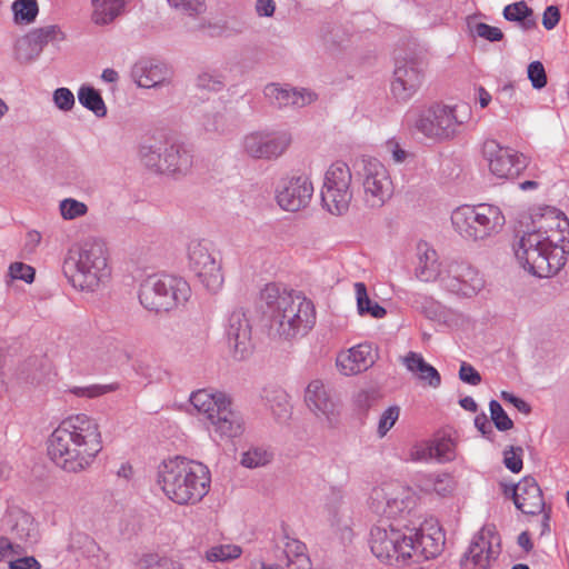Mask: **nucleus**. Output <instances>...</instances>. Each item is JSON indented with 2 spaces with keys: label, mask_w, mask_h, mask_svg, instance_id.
<instances>
[{
  "label": "nucleus",
  "mask_w": 569,
  "mask_h": 569,
  "mask_svg": "<svg viewBox=\"0 0 569 569\" xmlns=\"http://www.w3.org/2000/svg\"><path fill=\"white\" fill-rule=\"evenodd\" d=\"M102 450L100 426L87 413L64 418L48 440L50 459L67 472H80L89 468Z\"/></svg>",
  "instance_id": "1"
},
{
  "label": "nucleus",
  "mask_w": 569,
  "mask_h": 569,
  "mask_svg": "<svg viewBox=\"0 0 569 569\" xmlns=\"http://www.w3.org/2000/svg\"><path fill=\"white\" fill-rule=\"evenodd\" d=\"M260 301L270 318V329L281 339L303 337L316 325L313 302L299 292L268 283L260 292Z\"/></svg>",
  "instance_id": "2"
},
{
  "label": "nucleus",
  "mask_w": 569,
  "mask_h": 569,
  "mask_svg": "<svg viewBox=\"0 0 569 569\" xmlns=\"http://www.w3.org/2000/svg\"><path fill=\"white\" fill-rule=\"evenodd\" d=\"M157 483L172 502L193 506L208 495L211 473L202 462L176 456L158 466Z\"/></svg>",
  "instance_id": "3"
},
{
  "label": "nucleus",
  "mask_w": 569,
  "mask_h": 569,
  "mask_svg": "<svg viewBox=\"0 0 569 569\" xmlns=\"http://www.w3.org/2000/svg\"><path fill=\"white\" fill-rule=\"evenodd\" d=\"M63 273L80 291L94 293L104 289L111 278L106 243L92 238L70 248L63 261Z\"/></svg>",
  "instance_id": "4"
},
{
  "label": "nucleus",
  "mask_w": 569,
  "mask_h": 569,
  "mask_svg": "<svg viewBox=\"0 0 569 569\" xmlns=\"http://www.w3.org/2000/svg\"><path fill=\"white\" fill-rule=\"evenodd\" d=\"M542 232H525L515 244L519 264L538 278L556 274L566 263L569 249L550 243Z\"/></svg>",
  "instance_id": "5"
},
{
  "label": "nucleus",
  "mask_w": 569,
  "mask_h": 569,
  "mask_svg": "<svg viewBox=\"0 0 569 569\" xmlns=\"http://www.w3.org/2000/svg\"><path fill=\"white\" fill-rule=\"evenodd\" d=\"M190 402L207 419V428L214 439H231L243 432V418L231 408L223 392L200 389L191 393Z\"/></svg>",
  "instance_id": "6"
},
{
  "label": "nucleus",
  "mask_w": 569,
  "mask_h": 569,
  "mask_svg": "<svg viewBox=\"0 0 569 569\" xmlns=\"http://www.w3.org/2000/svg\"><path fill=\"white\" fill-rule=\"evenodd\" d=\"M451 222L462 238L486 241L502 230L506 218L500 207L496 204H462L452 211Z\"/></svg>",
  "instance_id": "7"
},
{
  "label": "nucleus",
  "mask_w": 569,
  "mask_h": 569,
  "mask_svg": "<svg viewBox=\"0 0 569 569\" xmlns=\"http://www.w3.org/2000/svg\"><path fill=\"white\" fill-rule=\"evenodd\" d=\"M191 296L186 279L169 273H153L140 283L139 300L149 311H171L183 306Z\"/></svg>",
  "instance_id": "8"
},
{
  "label": "nucleus",
  "mask_w": 569,
  "mask_h": 569,
  "mask_svg": "<svg viewBox=\"0 0 569 569\" xmlns=\"http://www.w3.org/2000/svg\"><path fill=\"white\" fill-rule=\"evenodd\" d=\"M418 497L416 492L398 482L373 488L370 508L379 516L392 520L391 523L415 526L418 520Z\"/></svg>",
  "instance_id": "9"
},
{
  "label": "nucleus",
  "mask_w": 569,
  "mask_h": 569,
  "mask_svg": "<svg viewBox=\"0 0 569 569\" xmlns=\"http://www.w3.org/2000/svg\"><path fill=\"white\" fill-rule=\"evenodd\" d=\"M415 526L407 523L379 525L371 529L370 549L373 556L387 565L406 563L415 558Z\"/></svg>",
  "instance_id": "10"
},
{
  "label": "nucleus",
  "mask_w": 569,
  "mask_h": 569,
  "mask_svg": "<svg viewBox=\"0 0 569 569\" xmlns=\"http://www.w3.org/2000/svg\"><path fill=\"white\" fill-rule=\"evenodd\" d=\"M353 168L363 204L370 209L383 207L395 191L389 169L380 160L370 157L361 158Z\"/></svg>",
  "instance_id": "11"
},
{
  "label": "nucleus",
  "mask_w": 569,
  "mask_h": 569,
  "mask_svg": "<svg viewBox=\"0 0 569 569\" xmlns=\"http://www.w3.org/2000/svg\"><path fill=\"white\" fill-rule=\"evenodd\" d=\"M351 181V170L343 161H336L326 170L321 201L323 208L332 216H342L348 212L353 197Z\"/></svg>",
  "instance_id": "12"
},
{
  "label": "nucleus",
  "mask_w": 569,
  "mask_h": 569,
  "mask_svg": "<svg viewBox=\"0 0 569 569\" xmlns=\"http://www.w3.org/2000/svg\"><path fill=\"white\" fill-rule=\"evenodd\" d=\"M188 267L210 292L219 291L224 282L221 260L204 240H191L187 249Z\"/></svg>",
  "instance_id": "13"
},
{
  "label": "nucleus",
  "mask_w": 569,
  "mask_h": 569,
  "mask_svg": "<svg viewBox=\"0 0 569 569\" xmlns=\"http://www.w3.org/2000/svg\"><path fill=\"white\" fill-rule=\"evenodd\" d=\"M476 121L472 109H422L415 127L428 138L442 139L452 136L459 126Z\"/></svg>",
  "instance_id": "14"
},
{
  "label": "nucleus",
  "mask_w": 569,
  "mask_h": 569,
  "mask_svg": "<svg viewBox=\"0 0 569 569\" xmlns=\"http://www.w3.org/2000/svg\"><path fill=\"white\" fill-rule=\"evenodd\" d=\"M426 61L417 52H406L396 58L391 92L398 102L406 103L421 87L425 79Z\"/></svg>",
  "instance_id": "15"
},
{
  "label": "nucleus",
  "mask_w": 569,
  "mask_h": 569,
  "mask_svg": "<svg viewBox=\"0 0 569 569\" xmlns=\"http://www.w3.org/2000/svg\"><path fill=\"white\" fill-rule=\"evenodd\" d=\"M481 156L490 173L500 180L517 178L527 167L526 158L512 148L500 144L495 139H487L481 146Z\"/></svg>",
  "instance_id": "16"
},
{
  "label": "nucleus",
  "mask_w": 569,
  "mask_h": 569,
  "mask_svg": "<svg viewBox=\"0 0 569 569\" xmlns=\"http://www.w3.org/2000/svg\"><path fill=\"white\" fill-rule=\"evenodd\" d=\"M291 143L286 130L254 131L243 138V151L253 159L274 160L281 157Z\"/></svg>",
  "instance_id": "17"
},
{
  "label": "nucleus",
  "mask_w": 569,
  "mask_h": 569,
  "mask_svg": "<svg viewBox=\"0 0 569 569\" xmlns=\"http://www.w3.org/2000/svg\"><path fill=\"white\" fill-rule=\"evenodd\" d=\"M313 184L306 174L283 177L276 187V200L282 210L297 212L308 207Z\"/></svg>",
  "instance_id": "18"
},
{
  "label": "nucleus",
  "mask_w": 569,
  "mask_h": 569,
  "mask_svg": "<svg viewBox=\"0 0 569 569\" xmlns=\"http://www.w3.org/2000/svg\"><path fill=\"white\" fill-rule=\"evenodd\" d=\"M483 287V277L466 262H450L446 276L442 278L445 290L466 298L478 295Z\"/></svg>",
  "instance_id": "19"
},
{
  "label": "nucleus",
  "mask_w": 569,
  "mask_h": 569,
  "mask_svg": "<svg viewBox=\"0 0 569 569\" xmlns=\"http://www.w3.org/2000/svg\"><path fill=\"white\" fill-rule=\"evenodd\" d=\"M307 408L322 422L333 427L339 417L338 405L322 380H311L305 390Z\"/></svg>",
  "instance_id": "20"
},
{
  "label": "nucleus",
  "mask_w": 569,
  "mask_h": 569,
  "mask_svg": "<svg viewBox=\"0 0 569 569\" xmlns=\"http://www.w3.org/2000/svg\"><path fill=\"white\" fill-rule=\"evenodd\" d=\"M378 360V350L370 342H361L341 350L336 358L338 371L347 377L356 376L370 369Z\"/></svg>",
  "instance_id": "21"
},
{
  "label": "nucleus",
  "mask_w": 569,
  "mask_h": 569,
  "mask_svg": "<svg viewBox=\"0 0 569 569\" xmlns=\"http://www.w3.org/2000/svg\"><path fill=\"white\" fill-rule=\"evenodd\" d=\"M1 528L14 539L34 543L39 538V528L31 513L17 505H8L2 518Z\"/></svg>",
  "instance_id": "22"
},
{
  "label": "nucleus",
  "mask_w": 569,
  "mask_h": 569,
  "mask_svg": "<svg viewBox=\"0 0 569 569\" xmlns=\"http://www.w3.org/2000/svg\"><path fill=\"white\" fill-rule=\"evenodd\" d=\"M532 232H542L550 243L569 249V220L558 209L545 207L539 217L533 219Z\"/></svg>",
  "instance_id": "23"
},
{
  "label": "nucleus",
  "mask_w": 569,
  "mask_h": 569,
  "mask_svg": "<svg viewBox=\"0 0 569 569\" xmlns=\"http://www.w3.org/2000/svg\"><path fill=\"white\" fill-rule=\"evenodd\" d=\"M226 335L236 359L243 360L251 353V325L242 310H234L229 315Z\"/></svg>",
  "instance_id": "24"
},
{
  "label": "nucleus",
  "mask_w": 569,
  "mask_h": 569,
  "mask_svg": "<svg viewBox=\"0 0 569 569\" xmlns=\"http://www.w3.org/2000/svg\"><path fill=\"white\" fill-rule=\"evenodd\" d=\"M450 262L440 261L437 251L427 242H419L416 249L415 277L422 282L438 281L442 287V278Z\"/></svg>",
  "instance_id": "25"
},
{
  "label": "nucleus",
  "mask_w": 569,
  "mask_h": 569,
  "mask_svg": "<svg viewBox=\"0 0 569 569\" xmlns=\"http://www.w3.org/2000/svg\"><path fill=\"white\" fill-rule=\"evenodd\" d=\"M263 94L274 99L279 107H307L318 101V94L310 89L280 86L274 82L264 87Z\"/></svg>",
  "instance_id": "26"
},
{
  "label": "nucleus",
  "mask_w": 569,
  "mask_h": 569,
  "mask_svg": "<svg viewBox=\"0 0 569 569\" xmlns=\"http://www.w3.org/2000/svg\"><path fill=\"white\" fill-rule=\"evenodd\" d=\"M445 546V533L437 523L415 527V558L431 559L440 555Z\"/></svg>",
  "instance_id": "27"
},
{
  "label": "nucleus",
  "mask_w": 569,
  "mask_h": 569,
  "mask_svg": "<svg viewBox=\"0 0 569 569\" xmlns=\"http://www.w3.org/2000/svg\"><path fill=\"white\" fill-rule=\"evenodd\" d=\"M193 164V156L191 149L178 141H168L167 149L163 153L161 174L167 176H186Z\"/></svg>",
  "instance_id": "28"
},
{
  "label": "nucleus",
  "mask_w": 569,
  "mask_h": 569,
  "mask_svg": "<svg viewBox=\"0 0 569 569\" xmlns=\"http://www.w3.org/2000/svg\"><path fill=\"white\" fill-rule=\"evenodd\" d=\"M513 502L526 515H538L543 510L542 492L532 477H525L513 487Z\"/></svg>",
  "instance_id": "29"
},
{
  "label": "nucleus",
  "mask_w": 569,
  "mask_h": 569,
  "mask_svg": "<svg viewBox=\"0 0 569 569\" xmlns=\"http://www.w3.org/2000/svg\"><path fill=\"white\" fill-rule=\"evenodd\" d=\"M171 77V71L166 63L141 59L131 69V78L141 88H156L162 86Z\"/></svg>",
  "instance_id": "30"
},
{
  "label": "nucleus",
  "mask_w": 569,
  "mask_h": 569,
  "mask_svg": "<svg viewBox=\"0 0 569 569\" xmlns=\"http://www.w3.org/2000/svg\"><path fill=\"white\" fill-rule=\"evenodd\" d=\"M495 540L493 528L483 527L473 536L468 551L466 552V559L470 560L476 567L486 569L498 553V551L493 549Z\"/></svg>",
  "instance_id": "31"
},
{
  "label": "nucleus",
  "mask_w": 569,
  "mask_h": 569,
  "mask_svg": "<svg viewBox=\"0 0 569 569\" xmlns=\"http://www.w3.org/2000/svg\"><path fill=\"white\" fill-rule=\"evenodd\" d=\"M168 141L169 139L164 136L142 139L137 148L139 162L147 169L160 173Z\"/></svg>",
  "instance_id": "32"
},
{
  "label": "nucleus",
  "mask_w": 569,
  "mask_h": 569,
  "mask_svg": "<svg viewBox=\"0 0 569 569\" xmlns=\"http://www.w3.org/2000/svg\"><path fill=\"white\" fill-rule=\"evenodd\" d=\"M325 509L331 527L342 532L350 531L351 510L349 505L345 501L343 492L340 489L333 488L331 490L327 498Z\"/></svg>",
  "instance_id": "33"
},
{
  "label": "nucleus",
  "mask_w": 569,
  "mask_h": 569,
  "mask_svg": "<svg viewBox=\"0 0 569 569\" xmlns=\"http://www.w3.org/2000/svg\"><path fill=\"white\" fill-rule=\"evenodd\" d=\"M402 363L423 386L437 389L441 385V376L438 370L428 363L421 353L409 351Z\"/></svg>",
  "instance_id": "34"
},
{
  "label": "nucleus",
  "mask_w": 569,
  "mask_h": 569,
  "mask_svg": "<svg viewBox=\"0 0 569 569\" xmlns=\"http://www.w3.org/2000/svg\"><path fill=\"white\" fill-rule=\"evenodd\" d=\"M263 399L267 401L269 409L277 420L286 421L290 418L292 407L290 405L289 395L283 389H266L263 392Z\"/></svg>",
  "instance_id": "35"
},
{
  "label": "nucleus",
  "mask_w": 569,
  "mask_h": 569,
  "mask_svg": "<svg viewBox=\"0 0 569 569\" xmlns=\"http://www.w3.org/2000/svg\"><path fill=\"white\" fill-rule=\"evenodd\" d=\"M412 306L425 313L427 318L439 323L448 325L453 318V313L450 310L427 296H415Z\"/></svg>",
  "instance_id": "36"
},
{
  "label": "nucleus",
  "mask_w": 569,
  "mask_h": 569,
  "mask_svg": "<svg viewBox=\"0 0 569 569\" xmlns=\"http://www.w3.org/2000/svg\"><path fill=\"white\" fill-rule=\"evenodd\" d=\"M92 20L96 24H108L119 17L126 6V0H91Z\"/></svg>",
  "instance_id": "37"
},
{
  "label": "nucleus",
  "mask_w": 569,
  "mask_h": 569,
  "mask_svg": "<svg viewBox=\"0 0 569 569\" xmlns=\"http://www.w3.org/2000/svg\"><path fill=\"white\" fill-rule=\"evenodd\" d=\"M503 17L508 21L518 22L523 30L537 27L533 10L525 1L508 4L503 9Z\"/></svg>",
  "instance_id": "38"
},
{
  "label": "nucleus",
  "mask_w": 569,
  "mask_h": 569,
  "mask_svg": "<svg viewBox=\"0 0 569 569\" xmlns=\"http://www.w3.org/2000/svg\"><path fill=\"white\" fill-rule=\"evenodd\" d=\"M355 293L357 300V310L360 316H369L375 319H381L387 315V311L382 306L369 298L365 283L356 282Z\"/></svg>",
  "instance_id": "39"
},
{
  "label": "nucleus",
  "mask_w": 569,
  "mask_h": 569,
  "mask_svg": "<svg viewBox=\"0 0 569 569\" xmlns=\"http://www.w3.org/2000/svg\"><path fill=\"white\" fill-rule=\"evenodd\" d=\"M37 37L29 31L26 36L19 38L14 44L16 59L21 63H29L37 59L41 51V47L37 43Z\"/></svg>",
  "instance_id": "40"
},
{
  "label": "nucleus",
  "mask_w": 569,
  "mask_h": 569,
  "mask_svg": "<svg viewBox=\"0 0 569 569\" xmlns=\"http://www.w3.org/2000/svg\"><path fill=\"white\" fill-rule=\"evenodd\" d=\"M242 555V548L236 543H219L211 546L204 552L208 562H230Z\"/></svg>",
  "instance_id": "41"
},
{
  "label": "nucleus",
  "mask_w": 569,
  "mask_h": 569,
  "mask_svg": "<svg viewBox=\"0 0 569 569\" xmlns=\"http://www.w3.org/2000/svg\"><path fill=\"white\" fill-rule=\"evenodd\" d=\"M273 452L263 446L250 447L241 456V465L246 468H260L271 462Z\"/></svg>",
  "instance_id": "42"
},
{
  "label": "nucleus",
  "mask_w": 569,
  "mask_h": 569,
  "mask_svg": "<svg viewBox=\"0 0 569 569\" xmlns=\"http://www.w3.org/2000/svg\"><path fill=\"white\" fill-rule=\"evenodd\" d=\"M13 20L18 24H30L36 21L39 12L37 0H16L11 6Z\"/></svg>",
  "instance_id": "43"
},
{
  "label": "nucleus",
  "mask_w": 569,
  "mask_h": 569,
  "mask_svg": "<svg viewBox=\"0 0 569 569\" xmlns=\"http://www.w3.org/2000/svg\"><path fill=\"white\" fill-rule=\"evenodd\" d=\"M201 126L206 132L224 134L231 131L233 123L224 113L212 111L203 116Z\"/></svg>",
  "instance_id": "44"
},
{
  "label": "nucleus",
  "mask_w": 569,
  "mask_h": 569,
  "mask_svg": "<svg viewBox=\"0 0 569 569\" xmlns=\"http://www.w3.org/2000/svg\"><path fill=\"white\" fill-rule=\"evenodd\" d=\"M433 458L439 462H448L456 457V443L451 437L442 435L431 441Z\"/></svg>",
  "instance_id": "45"
},
{
  "label": "nucleus",
  "mask_w": 569,
  "mask_h": 569,
  "mask_svg": "<svg viewBox=\"0 0 569 569\" xmlns=\"http://www.w3.org/2000/svg\"><path fill=\"white\" fill-rule=\"evenodd\" d=\"M59 212L64 220H74L88 212V206L73 198H66L59 202Z\"/></svg>",
  "instance_id": "46"
},
{
  "label": "nucleus",
  "mask_w": 569,
  "mask_h": 569,
  "mask_svg": "<svg viewBox=\"0 0 569 569\" xmlns=\"http://www.w3.org/2000/svg\"><path fill=\"white\" fill-rule=\"evenodd\" d=\"M119 388L118 383H107V385H89L83 387H73L70 389V392L76 397L80 398H98L106 393H110L116 391Z\"/></svg>",
  "instance_id": "47"
},
{
  "label": "nucleus",
  "mask_w": 569,
  "mask_h": 569,
  "mask_svg": "<svg viewBox=\"0 0 569 569\" xmlns=\"http://www.w3.org/2000/svg\"><path fill=\"white\" fill-rule=\"evenodd\" d=\"M30 32L33 37H39L36 40L38 46L41 47V51L43 50L44 46L49 42L61 41L64 39L63 32L56 24L37 28L31 30Z\"/></svg>",
  "instance_id": "48"
},
{
  "label": "nucleus",
  "mask_w": 569,
  "mask_h": 569,
  "mask_svg": "<svg viewBox=\"0 0 569 569\" xmlns=\"http://www.w3.org/2000/svg\"><path fill=\"white\" fill-rule=\"evenodd\" d=\"M306 546L297 540L291 538H286V543L283 548V553L286 555L287 562L286 566L290 567L293 563V558L301 562L307 563L308 559L305 555Z\"/></svg>",
  "instance_id": "49"
},
{
  "label": "nucleus",
  "mask_w": 569,
  "mask_h": 569,
  "mask_svg": "<svg viewBox=\"0 0 569 569\" xmlns=\"http://www.w3.org/2000/svg\"><path fill=\"white\" fill-rule=\"evenodd\" d=\"M78 101L82 107H106L101 92L90 84L79 88Z\"/></svg>",
  "instance_id": "50"
},
{
  "label": "nucleus",
  "mask_w": 569,
  "mask_h": 569,
  "mask_svg": "<svg viewBox=\"0 0 569 569\" xmlns=\"http://www.w3.org/2000/svg\"><path fill=\"white\" fill-rule=\"evenodd\" d=\"M399 416L400 408L398 406H390L380 415L377 427L379 438H383L390 431L399 419Z\"/></svg>",
  "instance_id": "51"
},
{
  "label": "nucleus",
  "mask_w": 569,
  "mask_h": 569,
  "mask_svg": "<svg viewBox=\"0 0 569 569\" xmlns=\"http://www.w3.org/2000/svg\"><path fill=\"white\" fill-rule=\"evenodd\" d=\"M489 410L491 420L498 430L507 431L513 427L512 420L508 417L498 401L491 400L489 403Z\"/></svg>",
  "instance_id": "52"
},
{
  "label": "nucleus",
  "mask_w": 569,
  "mask_h": 569,
  "mask_svg": "<svg viewBox=\"0 0 569 569\" xmlns=\"http://www.w3.org/2000/svg\"><path fill=\"white\" fill-rule=\"evenodd\" d=\"M168 3L190 17L199 16L206 11L204 0H168Z\"/></svg>",
  "instance_id": "53"
},
{
  "label": "nucleus",
  "mask_w": 569,
  "mask_h": 569,
  "mask_svg": "<svg viewBox=\"0 0 569 569\" xmlns=\"http://www.w3.org/2000/svg\"><path fill=\"white\" fill-rule=\"evenodd\" d=\"M408 459L415 462H425L435 459L431 442L421 441L415 443L408 452Z\"/></svg>",
  "instance_id": "54"
},
{
  "label": "nucleus",
  "mask_w": 569,
  "mask_h": 569,
  "mask_svg": "<svg viewBox=\"0 0 569 569\" xmlns=\"http://www.w3.org/2000/svg\"><path fill=\"white\" fill-rule=\"evenodd\" d=\"M8 274L12 280L31 283L34 279V269L23 262H13L9 266Z\"/></svg>",
  "instance_id": "55"
},
{
  "label": "nucleus",
  "mask_w": 569,
  "mask_h": 569,
  "mask_svg": "<svg viewBox=\"0 0 569 569\" xmlns=\"http://www.w3.org/2000/svg\"><path fill=\"white\" fill-rule=\"evenodd\" d=\"M528 79L535 89H542L547 84V74L540 61H532L528 66Z\"/></svg>",
  "instance_id": "56"
},
{
  "label": "nucleus",
  "mask_w": 569,
  "mask_h": 569,
  "mask_svg": "<svg viewBox=\"0 0 569 569\" xmlns=\"http://www.w3.org/2000/svg\"><path fill=\"white\" fill-rule=\"evenodd\" d=\"M503 463L511 472H519L522 469V449L510 447L503 451Z\"/></svg>",
  "instance_id": "57"
},
{
  "label": "nucleus",
  "mask_w": 569,
  "mask_h": 569,
  "mask_svg": "<svg viewBox=\"0 0 569 569\" xmlns=\"http://www.w3.org/2000/svg\"><path fill=\"white\" fill-rule=\"evenodd\" d=\"M69 548L71 550H82L83 552H92L97 549L94 541L86 533L72 532L70 536Z\"/></svg>",
  "instance_id": "58"
},
{
  "label": "nucleus",
  "mask_w": 569,
  "mask_h": 569,
  "mask_svg": "<svg viewBox=\"0 0 569 569\" xmlns=\"http://www.w3.org/2000/svg\"><path fill=\"white\" fill-rule=\"evenodd\" d=\"M475 32L478 37L483 38L490 42H497L503 39V32L499 28L492 27L485 22L477 23L475 27Z\"/></svg>",
  "instance_id": "59"
},
{
  "label": "nucleus",
  "mask_w": 569,
  "mask_h": 569,
  "mask_svg": "<svg viewBox=\"0 0 569 569\" xmlns=\"http://www.w3.org/2000/svg\"><path fill=\"white\" fill-rule=\"evenodd\" d=\"M197 87L208 91H220L223 88V82L218 76L202 72L197 78Z\"/></svg>",
  "instance_id": "60"
},
{
  "label": "nucleus",
  "mask_w": 569,
  "mask_h": 569,
  "mask_svg": "<svg viewBox=\"0 0 569 569\" xmlns=\"http://www.w3.org/2000/svg\"><path fill=\"white\" fill-rule=\"evenodd\" d=\"M459 379L468 385L477 386L481 382L480 373L469 363L462 362L459 369Z\"/></svg>",
  "instance_id": "61"
},
{
  "label": "nucleus",
  "mask_w": 569,
  "mask_h": 569,
  "mask_svg": "<svg viewBox=\"0 0 569 569\" xmlns=\"http://www.w3.org/2000/svg\"><path fill=\"white\" fill-rule=\"evenodd\" d=\"M52 100L56 107H74V94L68 88H58L52 94Z\"/></svg>",
  "instance_id": "62"
},
{
  "label": "nucleus",
  "mask_w": 569,
  "mask_h": 569,
  "mask_svg": "<svg viewBox=\"0 0 569 569\" xmlns=\"http://www.w3.org/2000/svg\"><path fill=\"white\" fill-rule=\"evenodd\" d=\"M560 20V10L557 6H548L542 14V26L552 30Z\"/></svg>",
  "instance_id": "63"
},
{
  "label": "nucleus",
  "mask_w": 569,
  "mask_h": 569,
  "mask_svg": "<svg viewBox=\"0 0 569 569\" xmlns=\"http://www.w3.org/2000/svg\"><path fill=\"white\" fill-rule=\"evenodd\" d=\"M10 569H40V563L34 557H23L10 561Z\"/></svg>",
  "instance_id": "64"
}]
</instances>
